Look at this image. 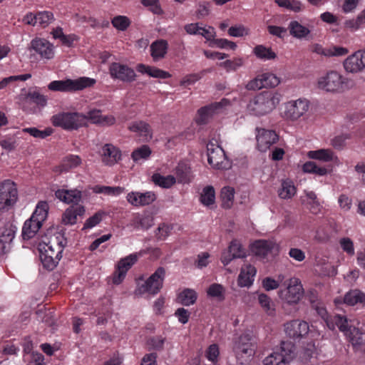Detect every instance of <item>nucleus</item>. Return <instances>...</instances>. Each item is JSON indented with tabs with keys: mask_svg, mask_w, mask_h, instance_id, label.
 Returning <instances> with one entry per match:
<instances>
[{
	"mask_svg": "<svg viewBox=\"0 0 365 365\" xmlns=\"http://www.w3.org/2000/svg\"><path fill=\"white\" fill-rule=\"evenodd\" d=\"M318 88L330 93H341L354 86L351 79L344 77L336 71H329L318 78Z\"/></svg>",
	"mask_w": 365,
	"mask_h": 365,
	"instance_id": "1",
	"label": "nucleus"
},
{
	"mask_svg": "<svg viewBox=\"0 0 365 365\" xmlns=\"http://www.w3.org/2000/svg\"><path fill=\"white\" fill-rule=\"evenodd\" d=\"M256 342L249 333H244L234 341L233 351L237 360L244 364L249 362L255 354Z\"/></svg>",
	"mask_w": 365,
	"mask_h": 365,
	"instance_id": "2",
	"label": "nucleus"
},
{
	"mask_svg": "<svg viewBox=\"0 0 365 365\" xmlns=\"http://www.w3.org/2000/svg\"><path fill=\"white\" fill-rule=\"evenodd\" d=\"M96 80L88 77H80L77 79H66L53 81L48 85V88L52 91L73 93L82 91L86 88L92 87L96 83Z\"/></svg>",
	"mask_w": 365,
	"mask_h": 365,
	"instance_id": "3",
	"label": "nucleus"
},
{
	"mask_svg": "<svg viewBox=\"0 0 365 365\" xmlns=\"http://www.w3.org/2000/svg\"><path fill=\"white\" fill-rule=\"evenodd\" d=\"M279 98L270 92H262L252 98L248 105V110L254 115H262L272 111L279 103Z\"/></svg>",
	"mask_w": 365,
	"mask_h": 365,
	"instance_id": "4",
	"label": "nucleus"
},
{
	"mask_svg": "<svg viewBox=\"0 0 365 365\" xmlns=\"http://www.w3.org/2000/svg\"><path fill=\"white\" fill-rule=\"evenodd\" d=\"M55 127H60L66 130H78L86 125L85 115L77 112H61L53 115L51 119Z\"/></svg>",
	"mask_w": 365,
	"mask_h": 365,
	"instance_id": "5",
	"label": "nucleus"
},
{
	"mask_svg": "<svg viewBox=\"0 0 365 365\" xmlns=\"http://www.w3.org/2000/svg\"><path fill=\"white\" fill-rule=\"evenodd\" d=\"M294 350L293 343L283 341L263 359L262 363L264 365H289L294 358Z\"/></svg>",
	"mask_w": 365,
	"mask_h": 365,
	"instance_id": "6",
	"label": "nucleus"
},
{
	"mask_svg": "<svg viewBox=\"0 0 365 365\" xmlns=\"http://www.w3.org/2000/svg\"><path fill=\"white\" fill-rule=\"evenodd\" d=\"M19 198L16 184L11 180L0 182V210H9L16 203Z\"/></svg>",
	"mask_w": 365,
	"mask_h": 365,
	"instance_id": "7",
	"label": "nucleus"
},
{
	"mask_svg": "<svg viewBox=\"0 0 365 365\" xmlns=\"http://www.w3.org/2000/svg\"><path fill=\"white\" fill-rule=\"evenodd\" d=\"M286 287L279 291V296L289 304H297L304 294L301 282L297 278H291L284 282Z\"/></svg>",
	"mask_w": 365,
	"mask_h": 365,
	"instance_id": "8",
	"label": "nucleus"
},
{
	"mask_svg": "<svg viewBox=\"0 0 365 365\" xmlns=\"http://www.w3.org/2000/svg\"><path fill=\"white\" fill-rule=\"evenodd\" d=\"M207 160L215 169L227 170L231 168V162L227 159L224 150L212 143L207 145Z\"/></svg>",
	"mask_w": 365,
	"mask_h": 365,
	"instance_id": "9",
	"label": "nucleus"
},
{
	"mask_svg": "<svg viewBox=\"0 0 365 365\" xmlns=\"http://www.w3.org/2000/svg\"><path fill=\"white\" fill-rule=\"evenodd\" d=\"M309 106L310 102L305 98L289 101L284 104L283 116L287 120H297L309 110Z\"/></svg>",
	"mask_w": 365,
	"mask_h": 365,
	"instance_id": "10",
	"label": "nucleus"
},
{
	"mask_svg": "<svg viewBox=\"0 0 365 365\" xmlns=\"http://www.w3.org/2000/svg\"><path fill=\"white\" fill-rule=\"evenodd\" d=\"M165 276V268L163 267H158L155 272L148 278L145 283L138 287V292L140 294L147 292L153 295L158 294L163 287Z\"/></svg>",
	"mask_w": 365,
	"mask_h": 365,
	"instance_id": "11",
	"label": "nucleus"
},
{
	"mask_svg": "<svg viewBox=\"0 0 365 365\" xmlns=\"http://www.w3.org/2000/svg\"><path fill=\"white\" fill-rule=\"evenodd\" d=\"M142 255L143 252H135L120 259L118 262L116 270L113 274V284H120L125 279L127 272L137 262L139 257Z\"/></svg>",
	"mask_w": 365,
	"mask_h": 365,
	"instance_id": "12",
	"label": "nucleus"
},
{
	"mask_svg": "<svg viewBox=\"0 0 365 365\" xmlns=\"http://www.w3.org/2000/svg\"><path fill=\"white\" fill-rule=\"evenodd\" d=\"M109 73L113 80L123 83H132L135 81L136 73L133 68L126 64L113 62L109 66Z\"/></svg>",
	"mask_w": 365,
	"mask_h": 365,
	"instance_id": "13",
	"label": "nucleus"
},
{
	"mask_svg": "<svg viewBox=\"0 0 365 365\" xmlns=\"http://www.w3.org/2000/svg\"><path fill=\"white\" fill-rule=\"evenodd\" d=\"M343 66L348 73H356L365 71V50L357 51L348 56L344 60Z\"/></svg>",
	"mask_w": 365,
	"mask_h": 365,
	"instance_id": "14",
	"label": "nucleus"
},
{
	"mask_svg": "<svg viewBox=\"0 0 365 365\" xmlns=\"http://www.w3.org/2000/svg\"><path fill=\"white\" fill-rule=\"evenodd\" d=\"M284 331L289 338L300 339L309 333V327L305 321L294 319L284 324Z\"/></svg>",
	"mask_w": 365,
	"mask_h": 365,
	"instance_id": "15",
	"label": "nucleus"
},
{
	"mask_svg": "<svg viewBox=\"0 0 365 365\" xmlns=\"http://www.w3.org/2000/svg\"><path fill=\"white\" fill-rule=\"evenodd\" d=\"M247 256V251L245 247L242 245L238 240H233L231 241L228 251L224 252L221 256V262L227 266L229 263L236 258H245Z\"/></svg>",
	"mask_w": 365,
	"mask_h": 365,
	"instance_id": "16",
	"label": "nucleus"
},
{
	"mask_svg": "<svg viewBox=\"0 0 365 365\" xmlns=\"http://www.w3.org/2000/svg\"><path fill=\"white\" fill-rule=\"evenodd\" d=\"M54 20L52 12L48 11H38L36 14H27L24 18V22L31 26H40L43 28L48 26Z\"/></svg>",
	"mask_w": 365,
	"mask_h": 365,
	"instance_id": "17",
	"label": "nucleus"
},
{
	"mask_svg": "<svg viewBox=\"0 0 365 365\" xmlns=\"http://www.w3.org/2000/svg\"><path fill=\"white\" fill-rule=\"evenodd\" d=\"M126 200L134 207H144L152 204L156 200V195L153 191L145 192L133 191L128 193Z\"/></svg>",
	"mask_w": 365,
	"mask_h": 365,
	"instance_id": "18",
	"label": "nucleus"
},
{
	"mask_svg": "<svg viewBox=\"0 0 365 365\" xmlns=\"http://www.w3.org/2000/svg\"><path fill=\"white\" fill-rule=\"evenodd\" d=\"M257 148L261 152H266L269 147L278 140V135L274 130L259 129L256 135Z\"/></svg>",
	"mask_w": 365,
	"mask_h": 365,
	"instance_id": "19",
	"label": "nucleus"
},
{
	"mask_svg": "<svg viewBox=\"0 0 365 365\" xmlns=\"http://www.w3.org/2000/svg\"><path fill=\"white\" fill-rule=\"evenodd\" d=\"M102 162L106 165H113L121 158V151L112 144H105L100 152Z\"/></svg>",
	"mask_w": 365,
	"mask_h": 365,
	"instance_id": "20",
	"label": "nucleus"
},
{
	"mask_svg": "<svg viewBox=\"0 0 365 365\" xmlns=\"http://www.w3.org/2000/svg\"><path fill=\"white\" fill-rule=\"evenodd\" d=\"M31 45L41 58L51 59L53 57V46L46 39L36 38L31 41Z\"/></svg>",
	"mask_w": 365,
	"mask_h": 365,
	"instance_id": "21",
	"label": "nucleus"
},
{
	"mask_svg": "<svg viewBox=\"0 0 365 365\" xmlns=\"http://www.w3.org/2000/svg\"><path fill=\"white\" fill-rule=\"evenodd\" d=\"M55 197L66 204L78 206L82 200V192L77 189H58L55 192Z\"/></svg>",
	"mask_w": 365,
	"mask_h": 365,
	"instance_id": "22",
	"label": "nucleus"
},
{
	"mask_svg": "<svg viewBox=\"0 0 365 365\" xmlns=\"http://www.w3.org/2000/svg\"><path fill=\"white\" fill-rule=\"evenodd\" d=\"M81 163L82 159L80 156L69 154L63 158L59 165L55 168L54 171L59 173H68L80 166Z\"/></svg>",
	"mask_w": 365,
	"mask_h": 365,
	"instance_id": "23",
	"label": "nucleus"
},
{
	"mask_svg": "<svg viewBox=\"0 0 365 365\" xmlns=\"http://www.w3.org/2000/svg\"><path fill=\"white\" fill-rule=\"evenodd\" d=\"M128 130L137 133L144 140L148 141L153 138V130L149 123L143 120L133 121L129 126Z\"/></svg>",
	"mask_w": 365,
	"mask_h": 365,
	"instance_id": "24",
	"label": "nucleus"
},
{
	"mask_svg": "<svg viewBox=\"0 0 365 365\" xmlns=\"http://www.w3.org/2000/svg\"><path fill=\"white\" fill-rule=\"evenodd\" d=\"M222 107L220 103H214L200 108L197 110L195 121L198 125H205L207 123L210 118H212L215 111Z\"/></svg>",
	"mask_w": 365,
	"mask_h": 365,
	"instance_id": "25",
	"label": "nucleus"
},
{
	"mask_svg": "<svg viewBox=\"0 0 365 365\" xmlns=\"http://www.w3.org/2000/svg\"><path fill=\"white\" fill-rule=\"evenodd\" d=\"M174 172L176 176V182L178 181V183L187 184L193 178L190 166L185 162H180L175 167Z\"/></svg>",
	"mask_w": 365,
	"mask_h": 365,
	"instance_id": "26",
	"label": "nucleus"
},
{
	"mask_svg": "<svg viewBox=\"0 0 365 365\" xmlns=\"http://www.w3.org/2000/svg\"><path fill=\"white\" fill-rule=\"evenodd\" d=\"M279 83V78L272 73H264L260 76V78H257L254 81L248 83L247 88L249 89H254L256 88H260L262 87H274Z\"/></svg>",
	"mask_w": 365,
	"mask_h": 365,
	"instance_id": "27",
	"label": "nucleus"
},
{
	"mask_svg": "<svg viewBox=\"0 0 365 365\" xmlns=\"http://www.w3.org/2000/svg\"><path fill=\"white\" fill-rule=\"evenodd\" d=\"M326 324L330 330L334 331L336 328H338L344 334L351 326L349 324L346 317L340 314L331 315Z\"/></svg>",
	"mask_w": 365,
	"mask_h": 365,
	"instance_id": "28",
	"label": "nucleus"
},
{
	"mask_svg": "<svg viewBox=\"0 0 365 365\" xmlns=\"http://www.w3.org/2000/svg\"><path fill=\"white\" fill-rule=\"evenodd\" d=\"M85 212V207L83 205L73 206L68 207L62 215V223L67 225H74L77 222V217L82 216Z\"/></svg>",
	"mask_w": 365,
	"mask_h": 365,
	"instance_id": "29",
	"label": "nucleus"
},
{
	"mask_svg": "<svg viewBox=\"0 0 365 365\" xmlns=\"http://www.w3.org/2000/svg\"><path fill=\"white\" fill-rule=\"evenodd\" d=\"M138 72L143 74H148L149 76L160 79H166L171 77L170 73L161 70L158 68L148 66L143 63H139L136 66Z\"/></svg>",
	"mask_w": 365,
	"mask_h": 365,
	"instance_id": "30",
	"label": "nucleus"
},
{
	"mask_svg": "<svg viewBox=\"0 0 365 365\" xmlns=\"http://www.w3.org/2000/svg\"><path fill=\"white\" fill-rule=\"evenodd\" d=\"M256 268L250 264H246L242 267L238 277V284L240 287H250L256 274Z\"/></svg>",
	"mask_w": 365,
	"mask_h": 365,
	"instance_id": "31",
	"label": "nucleus"
},
{
	"mask_svg": "<svg viewBox=\"0 0 365 365\" xmlns=\"http://www.w3.org/2000/svg\"><path fill=\"white\" fill-rule=\"evenodd\" d=\"M168 49V43L164 39L156 40L150 46V55L153 61H156L163 58Z\"/></svg>",
	"mask_w": 365,
	"mask_h": 365,
	"instance_id": "32",
	"label": "nucleus"
},
{
	"mask_svg": "<svg viewBox=\"0 0 365 365\" xmlns=\"http://www.w3.org/2000/svg\"><path fill=\"white\" fill-rule=\"evenodd\" d=\"M42 225L40 221H37L36 219L30 217L26 220L22 227V237L24 240H28L33 238L41 227Z\"/></svg>",
	"mask_w": 365,
	"mask_h": 365,
	"instance_id": "33",
	"label": "nucleus"
},
{
	"mask_svg": "<svg viewBox=\"0 0 365 365\" xmlns=\"http://www.w3.org/2000/svg\"><path fill=\"white\" fill-rule=\"evenodd\" d=\"M345 336L353 346H360L365 344V331L361 329L351 325Z\"/></svg>",
	"mask_w": 365,
	"mask_h": 365,
	"instance_id": "34",
	"label": "nucleus"
},
{
	"mask_svg": "<svg viewBox=\"0 0 365 365\" xmlns=\"http://www.w3.org/2000/svg\"><path fill=\"white\" fill-rule=\"evenodd\" d=\"M197 299V293L195 290L190 288H185L177 295L176 301L183 306L194 304Z\"/></svg>",
	"mask_w": 365,
	"mask_h": 365,
	"instance_id": "35",
	"label": "nucleus"
},
{
	"mask_svg": "<svg viewBox=\"0 0 365 365\" xmlns=\"http://www.w3.org/2000/svg\"><path fill=\"white\" fill-rule=\"evenodd\" d=\"M151 179L155 185L165 189L170 188L176 183L175 177L171 175L163 176L157 173L152 175Z\"/></svg>",
	"mask_w": 365,
	"mask_h": 365,
	"instance_id": "36",
	"label": "nucleus"
},
{
	"mask_svg": "<svg viewBox=\"0 0 365 365\" xmlns=\"http://www.w3.org/2000/svg\"><path fill=\"white\" fill-rule=\"evenodd\" d=\"M272 248V243L267 240H257L252 245V252L260 257H265Z\"/></svg>",
	"mask_w": 365,
	"mask_h": 365,
	"instance_id": "37",
	"label": "nucleus"
},
{
	"mask_svg": "<svg viewBox=\"0 0 365 365\" xmlns=\"http://www.w3.org/2000/svg\"><path fill=\"white\" fill-rule=\"evenodd\" d=\"M288 29L291 36L300 39L307 37L310 33V30L307 27L302 25L297 21H292L289 24Z\"/></svg>",
	"mask_w": 365,
	"mask_h": 365,
	"instance_id": "38",
	"label": "nucleus"
},
{
	"mask_svg": "<svg viewBox=\"0 0 365 365\" xmlns=\"http://www.w3.org/2000/svg\"><path fill=\"white\" fill-rule=\"evenodd\" d=\"M252 53L257 58L262 61L272 60L277 57V54L272 48L266 47L264 45H257L253 48Z\"/></svg>",
	"mask_w": 365,
	"mask_h": 365,
	"instance_id": "39",
	"label": "nucleus"
},
{
	"mask_svg": "<svg viewBox=\"0 0 365 365\" xmlns=\"http://www.w3.org/2000/svg\"><path fill=\"white\" fill-rule=\"evenodd\" d=\"M345 304L354 306L359 303H365V294L359 289H353L348 292L344 297Z\"/></svg>",
	"mask_w": 365,
	"mask_h": 365,
	"instance_id": "40",
	"label": "nucleus"
},
{
	"mask_svg": "<svg viewBox=\"0 0 365 365\" xmlns=\"http://www.w3.org/2000/svg\"><path fill=\"white\" fill-rule=\"evenodd\" d=\"M151 154V148L148 145H143L132 152L131 158L135 163H139L141 160H148Z\"/></svg>",
	"mask_w": 365,
	"mask_h": 365,
	"instance_id": "41",
	"label": "nucleus"
},
{
	"mask_svg": "<svg viewBox=\"0 0 365 365\" xmlns=\"http://www.w3.org/2000/svg\"><path fill=\"white\" fill-rule=\"evenodd\" d=\"M14 237V231L11 228H6L0 235V255L9 251V245Z\"/></svg>",
	"mask_w": 365,
	"mask_h": 365,
	"instance_id": "42",
	"label": "nucleus"
},
{
	"mask_svg": "<svg viewBox=\"0 0 365 365\" xmlns=\"http://www.w3.org/2000/svg\"><path fill=\"white\" fill-rule=\"evenodd\" d=\"M308 157L311 159L319 160L323 162H330L334 160V154L329 149H319L308 152Z\"/></svg>",
	"mask_w": 365,
	"mask_h": 365,
	"instance_id": "43",
	"label": "nucleus"
},
{
	"mask_svg": "<svg viewBox=\"0 0 365 365\" xmlns=\"http://www.w3.org/2000/svg\"><path fill=\"white\" fill-rule=\"evenodd\" d=\"M153 225V217L150 215H136L133 225L137 229L148 230Z\"/></svg>",
	"mask_w": 365,
	"mask_h": 365,
	"instance_id": "44",
	"label": "nucleus"
},
{
	"mask_svg": "<svg viewBox=\"0 0 365 365\" xmlns=\"http://www.w3.org/2000/svg\"><path fill=\"white\" fill-rule=\"evenodd\" d=\"M257 299L259 305L267 314L273 316L275 314L274 305L268 295L264 293L258 294Z\"/></svg>",
	"mask_w": 365,
	"mask_h": 365,
	"instance_id": "45",
	"label": "nucleus"
},
{
	"mask_svg": "<svg viewBox=\"0 0 365 365\" xmlns=\"http://www.w3.org/2000/svg\"><path fill=\"white\" fill-rule=\"evenodd\" d=\"M48 204L46 201H40L36 209L31 216V218L36 219L37 221H40L43 224V222L46 220L48 216Z\"/></svg>",
	"mask_w": 365,
	"mask_h": 365,
	"instance_id": "46",
	"label": "nucleus"
},
{
	"mask_svg": "<svg viewBox=\"0 0 365 365\" xmlns=\"http://www.w3.org/2000/svg\"><path fill=\"white\" fill-rule=\"evenodd\" d=\"M235 190L234 188L225 186L222 188L220 197L222 199V205L224 208H230L234 200Z\"/></svg>",
	"mask_w": 365,
	"mask_h": 365,
	"instance_id": "47",
	"label": "nucleus"
},
{
	"mask_svg": "<svg viewBox=\"0 0 365 365\" xmlns=\"http://www.w3.org/2000/svg\"><path fill=\"white\" fill-rule=\"evenodd\" d=\"M274 2L279 6L287 10L299 12L303 10V4L297 0H274Z\"/></svg>",
	"mask_w": 365,
	"mask_h": 365,
	"instance_id": "48",
	"label": "nucleus"
},
{
	"mask_svg": "<svg viewBox=\"0 0 365 365\" xmlns=\"http://www.w3.org/2000/svg\"><path fill=\"white\" fill-rule=\"evenodd\" d=\"M225 290L223 286L217 283L212 284L207 290L208 297L215 298L218 301L225 299Z\"/></svg>",
	"mask_w": 365,
	"mask_h": 365,
	"instance_id": "49",
	"label": "nucleus"
},
{
	"mask_svg": "<svg viewBox=\"0 0 365 365\" xmlns=\"http://www.w3.org/2000/svg\"><path fill=\"white\" fill-rule=\"evenodd\" d=\"M302 170L304 173H314L319 176H324L327 173V170L325 168L319 167L312 161L305 163L302 166Z\"/></svg>",
	"mask_w": 365,
	"mask_h": 365,
	"instance_id": "50",
	"label": "nucleus"
},
{
	"mask_svg": "<svg viewBox=\"0 0 365 365\" xmlns=\"http://www.w3.org/2000/svg\"><path fill=\"white\" fill-rule=\"evenodd\" d=\"M215 192L212 186H207L203 190L200 196L201 202L207 206L212 205L215 202Z\"/></svg>",
	"mask_w": 365,
	"mask_h": 365,
	"instance_id": "51",
	"label": "nucleus"
},
{
	"mask_svg": "<svg viewBox=\"0 0 365 365\" xmlns=\"http://www.w3.org/2000/svg\"><path fill=\"white\" fill-rule=\"evenodd\" d=\"M57 245V250H56L51 245H46L43 247L44 251L41 252V253L47 255H52L56 256V259L60 260L62 257V252L64 247V245L63 244V241H58L56 242Z\"/></svg>",
	"mask_w": 365,
	"mask_h": 365,
	"instance_id": "52",
	"label": "nucleus"
},
{
	"mask_svg": "<svg viewBox=\"0 0 365 365\" xmlns=\"http://www.w3.org/2000/svg\"><path fill=\"white\" fill-rule=\"evenodd\" d=\"M24 131L34 138L44 139L50 136L53 133V130L51 128H47L43 130H41L35 127H32L24 128Z\"/></svg>",
	"mask_w": 365,
	"mask_h": 365,
	"instance_id": "53",
	"label": "nucleus"
},
{
	"mask_svg": "<svg viewBox=\"0 0 365 365\" xmlns=\"http://www.w3.org/2000/svg\"><path fill=\"white\" fill-rule=\"evenodd\" d=\"M130 19L125 16H116L111 20L113 27L119 31H125L130 25Z\"/></svg>",
	"mask_w": 365,
	"mask_h": 365,
	"instance_id": "54",
	"label": "nucleus"
},
{
	"mask_svg": "<svg viewBox=\"0 0 365 365\" xmlns=\"http://www.w3.org/2000/svg\"><path fill=\"white\" fill-rule=\"evenodd\" d=\"M296 193V188L291 182H283L282 189L279 192V196L282 199H289Z\"/></svg>",
	"mask_w": 365,
	"mask_h": 365,
	"instance_id": "55",
	"label": "nucleus"
},
{
	"mask_svg": "<svg viewBox=\"0 0 365 365\" xmlns=\"http://www.w3.org/2000/svg\"><path fill=\"white\" fill-rule=\"evenodd\" d=\"M243 59L242 58H235L232 60H226L221 62L219 66L226 69L227 71H234L243 65Z\"/></svg>",
	"mask_w": 365,
	"mask_h": 365,
	"instance_id": "56",
	"label": "nucleus"
},
{
	"mask_svg": "<svg viewBox=\"0 0 365 365\" xmlns=\"http://www.w3.org/2000/svg\"><path fill=\"white\" fill-rule=\"evenodd\" d=\"M27 98L38 106H45L47 103L46 96L41 94L37 91H30L26 96Z\"/></svg>",
	"mask_w": 365,
	"mask_h": 365,
	"instance_id": "57",
	"label": "nucleus"
},
{
	"mask_svg": "<svg viewBox=\"0 0 365 365\" xmlns=\"http://www.w3.org/2000/svg\"><path fill=\"white\" fill-rule=\"evenodd\" d=\"M41 260L44 268L48 270H53L58 264L59 260L56 256L47 255L41 252Z\"/></svg>",
	"mask_w": 365,
	"mask_h": 365,
	"instance_id": "58",
	"label": "nucleus"
},
{
	"mask_svg": "<svg viewBox=\"0 0 365 365\" xmlns=\"http://www.w3.org/2000/svg\"><path fill=\"white\" fill-rule=\"evenodd\" d=\"M312 308L315 310L316 313L326 323L330 316L324 304L318 301L312 302Z\"/></svg>",
	"mask_w": 365,
	"mask_h": 365,
	"instance_id": "59",
	"label": "nucleus"
},
{
	"mask_svg": "<svg viewBox=\"0 0 365 365\" xmlns=\"http://www.w3.org/2000/svg\"><path fill=\"white\" fill-rule=\"evenodd\" d=\"M104 215L105 212L103 211H98L96 212L93 216L86 220L83 225V229L93 228L102 221L103 217Z\"/></svg>",
	"mask_w": 365,
	"mask_h": 365,
	"instance_id": "60",
	"label": "nucleus"
},
{
	"mask_svg": "<svg viewBox=\"0 0 365 365\" xmlns=\"http://www.w3.org/2000/svg\"><path fill=\"white\" fill-rule=\"evenodd\" d=\"M219 354V347L216 344L210 345L205 351V357L213 364L217 362Z\"/></svg>",
	"mask_w": 365,
	"mask_h": 365,
	"instance_id": "61",
	"label": "nucleus"
},
{
	"mask_svg": "<svg viewBox=\"0 0 365 365\" xmlns=\"http://www.w3.org/2000/svg\"><path fill=\"white\" fill-rule=\"evenodd\" d=\"M212 43L220 48H230L234 51L237 48V44L235 42L226 38H213Z\"/></svg>",
	"mask_w": 365,
	"mask_h": 365,
	"instance_id": "62",
	"label": "nucleus"
},
{
	"mask_svg": "<svg viewBox=\"0 0 365 365\" xmlns=\"http://www.w3.org/2000/svg\"><path fill=\"white\" fill-rule=\"evenodd\" d=\"M339 244L343 250L348 255L353 256L354 255V247L353 241L349 237H343L339 240Z\"/></svg>",
	"mask_w": 365,
	"mask_h": 365,
	"instance_id": "63",
	"label": "nucleus"
},
{
	"mask_svg": "<svg viewBox=\"0 0 365 365\" xmlns=\"http://www.w3.org/2000/svg\"><path fill=\"white\" fill-rule=\"evenodd\" d=\"M172 230V226L163 223L158 227L157 231L155 232V237L159 240H164L168 236H169Z\"/></svg>",
	"mask_w": 365,
	"mask_h": 365,
	"instance_id": "64",
	"label": "nucleus"
}]
</instances>
